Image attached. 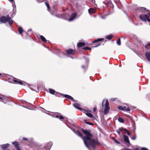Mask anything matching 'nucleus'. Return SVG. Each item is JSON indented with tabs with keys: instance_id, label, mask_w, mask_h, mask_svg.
Here are the masks:
<instances>
[{
	"instance_id": "1",
	"label": "nucleus",
	"mask_w": 150,
	"mask_h": 150,
	"mask_svg": "<svg viewBox=\"0 0 150 150\" xmlns=\"http://www.w3.org/2000/svg\"><path fill=\"white\" fill-rule=\"evenodd\" d=\"M74 133L77 136L81 137L83 139L84 144L86 147L89 150H91L88 146V145L91 146L93 148L95 147V145L98 144L99 143L96 140L91 139L93 135L91 134L90 130H84L82 129V130L83 133L86 135L85 136L83 137L82 134L78 131H75L74 129L71 128Z\"/></svg>"
},
{
	"instance_id": "2",
	"label": "nucleus",
	"mask_w": 150,
	"mask_h": 150,
	"mask_svg": "<svg viewBox=\"0 0 150 150\" xmlns=\"http://www.w3.org/2000/svg\"><path fill=\"white\" fill-rule=\"evenodd\" d=\"M150 16V13H148L147 14H142L140 15L139 18L142 21H145L147 20L149 22H150V19L149 17Z\"/></svg>"
},
{
	"instance_id": "3",
	"label": "nucleus",
	"mask_w": 150,
	"mask_h": 150,
	"mask_svg": "<svg viewBox=\"0 0 150 150\" xmlns=\"http://www.w3.org/2000/svg\"><path fill=\"white\" fill-rule=\"evenodd\" d=\"M60 113L57 112L52 113L50 115L53 117H55L56 118H59V119L60 120H62L64 119V118L63 116L61 115H60Z\"/></svg>"
},
{
	"instance_id": "4",
	"label": "nucleus",
	"mask_w": 150,
	"mask_h": 150,
	"mask_svg": "<svg viewBox=\"0 0 150 150\" xmlns=\"http://www.w3.org/2000/svg\"><path fill=\"white\" fill-rule=\"evenodd\" d=\"M110 110V107L109 106V103L108 100H106L105 105V108L104 110V114L105 115L107 114L109 112Z\"/></svg>"
},
{
	"instance_id": "5",
	"label": "nucleus",
	"mask_w": 150,
	"mask_h": 150,
	"mask_svg": "<svg viewBox=\"0 0 150 150\" xmlns=\"http://www.w3.org/2000/svg\"><path fill=\"white\" fill-rule=\"evenodd\" d=\"M52 145V143L50 142L47 143V145L44 146L43 150H50Z\"/></svg>"
},
{
	"instance_id": "6",
	"label": "nucleus",
	"mask_w": 150,
	"mask_h": 150,
	"mask_svg": "<svg viewBox=\"0 0 150 150\" xmlns=\"http://www.w3.org/2000/svg\"><path fill=\"white\" fill-rule=\"evenodd\" d=\"M0 101L6 103L8 101V98L5 96L0 95Z\"/></svg>"
},
{
	"instance_id": "7",
	"label": "nucleus",
	"mask_w": 150,
	"mask_h": 150,
	"mask_svg": "<svg viewBox=\"0 0 150 150\" xmlns=\"http://www.w3.org/2000/svg\"><path fill=\"white\" fill-rule=\"evenodd\" d=\"M0 101L6 103L8 101V98L5 96L0 95Z\"/></svg>"
},
{
	"instance_id": "8",
	"label": "nucleus",
	"mask_w": 150,
	"mask_h": 150,
	"mask_svg": "<svg viewBox=\"0 0 150 150\" xmlns=\"http://www.w3.org/2000/svg\"><path fill=\"white\" fill-rule=\"evenodd\" d=\"M60 94L62 96H64L65 98H68L69 99L73 101L74 102H76L77 101L76 100H75L72 97L69 95H64L62 93H60Z\"/></svg>"
},
{
	"instance_id": "9",
	"label": "nucleus",
	"mask_w": 150,
	"mask_h": 150,
	"mask_svg": "<svg viewBox=\"0 0 150 150\" xmlns=\"http://www.w3.org/2000/svg\"><path fill=\"white\" fill-rule=\"evenodd\" d=\"M12 144L14 146L16 150H21L20 148L19 143L17 141H15L12 142Z\"/></svg>"
},
{
	"instance_id": "10",
	"label": "nucleus",
	"mask_w": 150,
	"mask_h": 150,
	"mask_svg": "<svg viewBox=\"0 0 150 150\" xmlns=\"http://www.w3.org/2000/svg\"><path fill=\"white\" fill-rule=\"evenodd\" d=\"M77 16V13L76 12H74L72 13L71 16L70 18L68 19V20L69 21H72Z\"/></svg>"
},
{
	"instance_id": "11",
	"label": "nucleus",
	"mask_w": 150,
	"mask_h": 150,
	"mask_svg": "<svg viewBox=\"0 0 150 150\" xmlns=\"http://www.w3.org/2000/svg\"><path fill=\"white\" fill-rule=\"evenodd\" d=\"M10 144L8 143L0 145V147L3 150H5L9 146Z\"/></svg>"
},
{
	"instance_id": "12",
	"label": "nucleus",
	"mask_w": 150,
	"mask_h": 150,
	"mask_svg": "<svg viewBox=\"0 0 150 150\" xmlns=\"http://www.w3.org/2000/svg\"><path fill=\"white\" fill-rule=\"evenodd\" d=\"M75 52L74 50L69 49L66 50V53L67 54L69 55H73L74 54Z\"/></svg>"
},
{
	"instance_id": "13",
	"label": "nucleus",
	"mask_w": 150,
	"mask_h": 150,
	"mask_svg": "<svg viewBox=\"0 0 150 150\" xmlns=\"http://www.w3.org/2000/svg\"><path fill=\"white\" fill-rule=\"evenodd\" d=\"M0 21L2 23H5L7 21V20L5 16H3L0 18Z\"/></svg>"
},
{
	"instance_id": "14",
	"label": "nucleus",
	"mask_w": 150,
	"mask_h": 150,
	"mask_svg": "<svg viewBox=\"0 0 150 150\" xmlns=\"http://www.w3.org/2000/svg\"><path fill=\"white\" fill-rule=\"evenodd\" d=\"M123 138L124 141L127 143L130 144L129 141L127 136L125 135L123 136Z\"/></svg>"
},
{
	"instance_id": "15",
	"label": "nucleus",
	"mask_w": 150,
	"mask_h": 150,
	"mask_svg": "<svg viewBox=\"0 0 150 150\" xmlns=\"http://www.w3.org/2000/svg\"><path fill=\"white\" fill-rule=\"evenodd\" d=\"M146 9L144 7H141L138 8L137 9V11L139 12H143V11L145 10L146 11H148L147 10H146Z\"/></svg>"
},
{
	"instance_id": "16",
	"label": "nucleus",
	"mask_w": 150,
	"mask_h": 150,
	"mask_svg": "<svg viewBox=\"0 0 150 150\" xmlns=\"http://www.w3.org/2000/svg\"><path fill=\"white\" fill-rule=\"evenodd\" d=\"M96 12V10L94 8H90L88 10V12L90 14L94 13Z\"/></svg>"
},
{
	"instance_id": "17",
	"label": "nucleus",
	"mask_w": 150,
	"mask_h": 150,
	"mask_svg": "<svg viewBox=\"0 0 150 150\" xmlns=\"http://www.w3.org/2000/svg\"><path fill=\"white\" fill-rule=\"evenodd\" d=\"M74 106L76 108L79 110H81V109L80 107V105L78 103H75L73 104Z\"/></svg>"
},
{
	"instance_id": "18",
	"label": "nucleus",
	"mask_w": 150,
	"mask_h": 150,
	"mask_svg": "<svg viewBox=\"0 0 150 150\" xmlns=\"http://www.w3.org/2000/svg\"><path fill=\"white\" fill-rule=\"evenodd\" d=\"M51 13L52 15L57 17H58L57 15V11L56 9H54L52 12H51Z\"/></svg>"
},
{
	"instance_id": "19",
	"label": "nucleus",
	"mask_w": 150,
	"mask_h": 150,
	"mask_svg": "<svg viewBox=\"0 0 150 150\" xmlns=\"http://www.w3.org/2000/svg\"><path fill=\"white\" fill-rule=\"evenodd\" d=\"M45 4L47 8V10L49 12H50V6L49 4V3L48 1H46L45 2Z\"/></svg>"
},
{
	"instance_id": "20",
	"label": "nucleus",
	"mask_w": 150,
	"mask_h": 150,
	"mask_svg": "<svg viewBox=\"0 0 150 150\" xmlns=\"http://www.w3.org/2000/svg\"><path fill=\"white\" fill-rule=\"evenodd\" d=\"M85 45V43L83 42H79L77 44V46L78 47H81Z\"/></svg>"
},
{
	"instance_id": "21",
	"label": "nucleus",
	"mask_w": 150,
	"mask_h": 150,
	"mask_svg": "<svg viewBox=\"0 0 150 150\" xmlns=\"http://www.w3.org/2000/svg\"><path fill=\"white\" fill-rule=\"evenodd\" d=\"M123 108L124 109L123 111H129L130 110V109L129 108L127 105L126 106H123Z\"/></svg>"
},
{
	"instance_id": "22",
	"label": "nucleus",
	"mask_w": 150,
	"mask_h": 150,
	"mask_svg": "<svg viewBox=\"0 0 150 150\" xmlns=\"http://www.w3.org/2000/svg\"><path fill=\"white\" fill-rule=\"evenodd\" d=\"M104 40L103 38H98L97 40H94L92 42V43H96L98 42H99L103 40Z\"/></svg>"
},
{
	"instance_id": "23",
	"label": "nucleus",
	"mask_w": 150,
	"mask_h": 150,
	"mask_svg": "<svg viewBox=\"0 0 150 150\" xmlns=\"http://www.w3.org/2000/svg\"><path fill=\"white\" fill-rule=\"evenodd\" d=\"M18 31L20 35H21L23 31V30L21 27H19L18 29Z\"/></svg>"
},
{
	"instance_id": "24",
	"label": "nucleus",
	"mask_w": 150,
	"mask_h": 150,
	"mask_svg": "<svg viewBox=\"0 0 150 150\" xmlns=\"http://www.w3.org/2000/svg\"><path fill=\"white\" fill-rule=\"evenodd\" d=\"M49 91L50 93L51 94H52L54 95V94L55 93V91L53 89H51V88H49Z\"/></svg>"
},
{
	"instance_id": "25",
	"label": "nucleus",
	"mask_w": 150,
	"mask_h": 150,
	"mask_svg": "<svg viewBox=\"0 0 150 150\" xmlns=\"http://www.w3.org/2000/svg\"><path fill=\"white\" fill-rule=\"evenodd\" d=\"M113 35H107L106 36V38L109 40H111L113 37Z\"/></svg>"
},
{
	"instance_id": "26",
	"label": "nucleus",
	"mask_w": 150,
	"mask_h": 150,
	"mask_svg": "<svg viewBox=\"0 0 150 150\" xmlns=\"http://www.w3.org/2000/svg\"><path fill=\"white\" fill-rule=\"evenodd\" d=\"M40 38L41 40L44 42H46L47 40L42 35H40Z\"/></svg>"
},
{
	"instance_id": "27",
	"label": "nucleus",
	"mask_w": 150,
	"mask_h": 150,
	"mask_svg": "<svg viewBox=\"0 0 150 150\" xmlns=\"http://www.w3.org/2000/svg\"><path fill=\"white\" fill-rule=\"evenodd\" d=\"M108 6H109L113 8V5L112 4V2L110 1H108Z\"/></svg>"
},
{
	"instance_id": "28",
	"label": "nucleus",
	"mask_w": 150,
	"mask_h": 150,
	"mask_svg": "<svg viewBox=\"0 0 150 150\" xmlns=\"http://www.w3.org/2000/svg\"><path fill=\"white\" fill-rule=\"evenodd\" d=\"M122 129L119 128L118 129L116 130V132L118 133V134L120 136L121 135L120 134V132L122 131Z\"/></svg>"
},
{
	"instance_id": "29",
	"label": "nucleus",
	"mask_w": 150,
	"mask_h": 150,
	"mask_svg": "<svg viewBox=\"0 0 150 150\" xmlns=\"http://www.w3.org/2000/svg\"><path fill=\"white\" fill-rule=\"evenodd\" d=\"M86 115L87 116L90 118H92L93 117V115L90 113H86Z\"/></svg>"
},
{
	"instance_id": "30",
	"label": "nucleus",
	"mask_w": 150,
	"mask_h": 150,
	"mask_svg": "<svg viewBox=\"0 0 150 150\" xmlns=\"http://www.w3.org/2000/svg\"><path fill=\"white\" fill-rule=\"evenodd\" d=\"M7 21L8 22V23L10 25H11L13 22V21L11 19V18L7 20Z\"/></svg>"
},
{
	"instance_id": "31",
	"label": "nucleus",
	"mask_w": 150,
	"mask_h": 150,
	"mask_svg": "<svg viewBox=\"0 0 150 150\" xmlns=\"http://www.w3.org/2000/svg\"><path fill=\"white\" fill-rule=\"evenodd\" d=\"M116 43H117V44L120 46V45L121 44V41H120V38H119L117 41V42H116Z\"/></svg>"
},
{
	"instance_id": "32",
	"label": "nucleus",
	"mask_w": 150,
	"mask_h": 150,
	"mask_svg": "<svg viewBox=\"0 0 150 150\" xmlns=\"http://www.w3.org/2000/svg\"><path fill=\"white\" fill-rule=\"evenodd\" d=\"M118 120L121 123H123L124 122L123 119L121 117H119L118 118Z\"/></svg>"
},
{
	"instance_id": "33",
	"label": "nucleus",
	"mask_w": 150,
	"mask_h": 150,
	"mask_svg": "<svg viewBox=\"0 0 150 150\" xmlns=\"http://www.w3.org/2000/svg\"><path fill=\"white\" fill-rule=\"evenodd\" d=\"M17 84H20L21 85H23V83L20 80H19L18 81V83H17Z\"/></svg>"
},
{
	"instance_id": "34",
	"label": "nucleus",
	"mask_w": 150,
	"mask_h": 150,
	"mask_svg": "<svg viewBox=\"0 0 150 150\" xmlns=\"http://www.w3.org/2000/svg\"><path fill=\"white\" fill-rule=\"evenodd\" d=\"M118 108L119 110H124V109L123 108V107L122 106H119L118 107Z\"/></svg>"
},
{
	"instance_id": "35",
	"label": "nucleus",
	"mask_w": 150,
	"mask_h": 150,
	"mask_svg": "<svg viewBox=\"0 0 150 150\" xmlns=\"http://www.w3.org/2000/svg\"><path fill=\"white\" fill-rule=\"evenodd\" d=\"M83 49L84 50H91V48L88 47H84L83 48Z\"/></svg>"
},
{
	"instance_id": "36",
	"label": "nucleus",
	"mask_w": 150,
	"mask_h": 150,
	"mask_svg": "<svg viewBox=\"0 0 150 150\" xmlns=\"http://www.w3.org/2000/svg\"><path fill=\"white\" fill-rule=\"evenodd\" d=\"M113 12V10H112V11H110L108 12V14H106V15L108 16L109 15L111 14Z\"/></svg>"
},
{
	"instance_id": "37",
	"label": "nucleus",
	"mask_w": 150,
	"mask_h": 150,
	"mask_svg": "<svg viewBox=\"0 0 150 150\" xmlns=\"http://www.w3.org/2000/svg\"><path fill=\"white\" fill-rule=\"evenodd\" d=\"M18 80H19V79H14L13 80V81L14 83L17 84Z\"/></svg>"
},
{
	"instance_id": "38",
	"label": "nucleus",
	"mask_w": 150,
	"mask_h": 150,
	"mask_svg": "<svg viewBox=\"0 0 150 150\" xmlns=\"http://www.w3.org/2000/svg\"><path fill=\"white\" fill-rule=\"evenodd\" d=\"M85 122L88 124L89 125H93V124L92 123H91V122Z\"/></svg>"
},
{
	"instance_id": "39",
	"label": "nucleus",
	"mask_w": 150,
	"mask_h": 150,
	"mask_svg": "<svg viewBox=\"0 0 150 150\" xmlns=\"http://www.w3.org/2000/svg\"><path fill=\"white\" fill-rule=\"evenodd\" d=\"M6 18H7V20H8L9 19L11 18L9 17V16L8 15H7L6 16Z\"/></svg>"
},
{
	"instance_id": "40",
	"label": "nucleus",
	"mask_w": 150,
	"mask_h": 150,
	"mask_svg": "<svg viewBox=\"0 0 150 150\" xmlns=\"http://www.w3.org/2000/svg\"><path fill=\"white\" fill-rule=\"evenodd\" d=\"M126 150H139V149L138 148H136L134 149H126Z\"/></svg>"
},
{
	"instance_id": "41",
	"label": "nucleus",
	"mask_w": 150,
	"mask_h": 150,
	"mask_svg": "<svg viewBox=\"0 0 150 150\" xmlns=\"http://www.w3.org/2000/svg\"><path fill=\"white\" fill-rule=\"evenodd\" d=\"M89 1L91 2L93 4H94L95 2V0H89Z\"/></svg>"
},
{
	"instance_id": "42",
	"label": "nucleus",
	"mask_w": 150,
	"mask_h": 150,
	"mask_svg": "<svg viewBox=\"0 0 150 150\" xmlns=\"http://www.w3.org/2000/svg\"><path fill=\"white\" fill-rule=\"evenodd\" d=\"M45 0H37L38 3H41L43 1Z\"/></svg>"
},
{
	"instance_id": "43",
	"label": "nucleus",
	"mask_w": 150,
	"mask_h": 150,
	"mask_svg": "<svg viewBox=\"0 0 150 150\" xmlns=\"http://www.w3.org/2000/svg\"><path fill=\"white\" fill-rule=\"evenodd\" d=\"M116 99V98H112L110 99V100L112 101H114Z\"/></svg>"
},
{
	"instance_id": "44",
	"label": "nucleus",
	"mask_w": 150,
	"mask_h": 150,
	"mask_svg": "<svg viewBox=\"0 0 150 150\" xmlns=\"http://www.w3.org/2000/svg\"><path fill=\"white\" fill-rule=\"evenodd\" d=\"M100 44H98V45H96V46H92V47H98V46H99L100 45Z\"/></svg>"
},
{
	"instance_id": "45",
	"label": "nucleus",
	"mask_w": 150,
	"mask_h": 150,
	"mask_svg": "<svg viewBox=\"0 0 150 150\" xmlns=\"http://www.w3.org/2000/svg\"><path fill=\"white\" fill-rule=\"evenodd\" d=\"M141 150H148L147 148L145 147H142L141 148Z\"/></svg>"
},
{
	"instance_id": "46",
	"label": "nucleus",
	"mask_w": 150,
	"mask_h": 150,
	"mask_svg": "<svg viewBox=\"0 0 150 150\" xmlns=\"http://www.w3.org/2000/svg\"><path fill=\"white\" fill-rule=\"evenodd\" d=\"M126 132L128 135L129 136H130V133L128 130Z\"/></svg>"
},
{
	"instance_id": "47",
	"label": "nucleus",
	"mask_w": 150,
	"mask_h": 150,
	"mask_svg": "<svg viewBox=\"0 0 150 150\" xmlns=\"http://www.w3.org/2000/svg\"><path fill=\"white\" fill-rule=\"evenodd\" d=\"M131 139L133 140H135L136 139L135 135L134 136V137H131Z\"/></svg>"
},
{
	"instance_id": "48",
	"label": "nucleus",
	"mask_w": 150,
	"mask_h": 150,
	"mask_svg": "<svg viewBox=\"0 0 150 150\" xmlns=\"http://www.w3.org/2000/svg\"><path fill=\"white\" fill-rule=\"evenodd\" d=\"M114 141H115V142H116V143H117V144H120V142H118V141H117V140L116 139H115L114 140Z\"/></svg>"
},
{
	"instance_id": "49",
	"label": "nucleus",
	"mask_w": 150,
	"mask_h": 150,
	"mask_svg": "<svg viewBox=\"0 0 150 150\" xmlns=\"http://www.w3.org/2000/svg\"><path fill=\"white\" fill-rule=\"evenodd\" d=\"M30 88L31 90H33V91H36V90H35V88H32V87H30Z\"/></svg>"
},
{
	"instance_id": "50",
	"label": "nucleus",
	"mask_w": 150,
	"mask_h": 150,
	"mask_svg": "<svg viewBox=\"0 0 150 150\" xmlns=\"http://www.w3.org/2000/svg\"><path fill=\"white\" fill-rule=\"evenodd\" d=\"M59 52L60 53H62V54H63V55H66V54H65V53H63V52H61V51H60L59 49Z\"/></svg>"
},
{
	"instance_id": "51",
	"label": "nucleus",
	"mask_w": 150,
	"mask_h": 150,
	"mask_svg": "<svg viewBox=\"0 0 150 150\" xmlns=\"http://www.w3.org/2000/svg\"><path fill=\"white\" fill-rule=\"evenodd\" d=\"M22 140H27V139L25 137H23L22 138Z\"/></svg>"
},
{
	"instance_id": "52",
	"label": "nucleus",
	"mask_w": 150,
	"mask_h": 150,
	"mask_svg": "<svg viewBox=\"0 0 150 150\" xmlns=\"http://www.w3.org/2000/svg\"><path fill=\"white\" fill-rule=\"evenodd\" d=\"M9 1L11 3L12 2H13L14 4H15L13 0H9Z\"/></svg>"
},
{
	"instance_id": "53",
	"label": "nucleus",
	"mask_w": 150,
	"mask_h": 150,
	"mask_svg": "<svg viewBox=\"0 0 150 150\" xmlns=\"http://www.w3.org/2000/svg\"><path fill=\"white\" fill-rule=\"evenodd\" d=\"M147 46V45H146L145 46V48L146 49H148V47H147V46Z\"/></svg>"
},
{
	"instance_id": "54",
	"label": "nucleus",
	"mask_w": 150,
	"mask_h": 150,
	"mask_svg": "<svg viewBox=\"0 0 150 150\" xmlns=\"http://www.w3.org/2000/svg\"><path fill=\"white\" fill-rule=\"evenodd\" d=\"M93 111L94 112H95L96 111V109L95 108H93Z\"/></svg>"
},
{
	"instance_id": "55",
	"label": "nucleus",
	"mask_w": 150,
	"mask_h": 150,
	"mask_svg": "<svg viewBox=\"0 0 150 150\" xmlns=\"http://www.w3.org/2000/svg\"><path fill=\"white\" fill-rule=\"evenodd\" d=\"M32 31V29H29L28 30V32H30V31Z\"/></svg>"
},
{
	"instance_id": "56",
	"label": "nucleus",
	"mask_w": 150,
	"mask_h": 150,
	"mask_svg": "<svg viewBox=\"0 0 150 150\" xmlns=\"http://www.w3.org/2000/svg\"><path fill=\"white\" fill-rule=\"evenodd\" d=\"M124 129L126 132H127L128 131V130L126 128Z\"/></svg>"
},
{
	"instance_id": "57",
	"label": "nucleus",
	"mask_w": 150,
	"mask_h": 150,
	"mask_svg": "<svg viewBox=\"0 0 150 150\" xmlns=\"http://www.w3.org/2000/svg\"><path fill=\"white\" fill-rule=\"evenodd\" d=\"M81 67L83 68V69H84V68H85V66H84V65H82V66H81Z\"/></svg>"
},
{
	"instance_id": "58",
	"label": "nucleus",
	"mask_w": 150,
	"mask_h": 150,
	"mask_svg": "<svg viewBox=\"0 0 150 150\" xmlns=\"http://www.w3.org/2000/svg\"><path fill=\"white\" fill-rule=\"evenodd\" d=\"M101 18H102L103 19H105V17H104V16H101Z\"/></svg>"
},
{
	"instance_id": "59",
	"label": "nucleus",
	"mask_w": 150,
	"mask_h": 150,
	"mask_svg": "<svg viewBox=\"0 0 150 150\" xmlns=\"http://www.w3.org/2000/svg\"><path fill=\"white\" fill-rule=\"evenodd\" d=\"M149 45H150V43H149L148 44H147V46H149Z\"/></svg>"
},
{
	"instance_id": "60",
	"label": "nucleus",
	"mask_w": 150,
	"mask_h": 150,
	"mask_svg": "<svg viewBox=\"0 0 150 150\" xmlns=\"http://www.w3.org/2000/svg\"><path fill=\"white\" fill-rule=\"evenodd\" d=\"M70 57L72 59H74V58H73V57Z\"/></svg>"
},
{
	"instance_id": "61",
	"label": "nucleus",
	"mask_w": 150,
	"mask_h": 150,
	"mask_svg": "<svg viewBox=\"0 0 150 150\" xmlns=\"http://www.w3.org/2000/svg\"><path fill=\"white\" fill-rule=\"evenodd\" d=\"M83 57L85 59H86V57Z\"/></svg>"
},
{
	"instance_id": "62",
	"label": "nucleus",
	"mask_w": 150,
	"mask_h": 150,
	"mask_svg": "<svg viewBox=\"0 0 150 150\" xmlns=\"http://www.w3.org/2000/svg\"><path fill=\"white\" fill-rule=\"evenodd\" d=\"M2 75V74L0 73V75Z\"/></svg>"
},
{
	"instance_id": "63",
	"label": "nucleus",
	"mask_w": 150,
	"mask_h": 150,
	"mask_svg": "<svg viewBox=\"0 0 150 150\" xmlns=\"http://www.w3.org/2000/svg\"><path fill=\"white\" fill-rule=\"evenodd\" d=\"M76 4H77V5H78V3H76Z\"/></svg>"
},
{
	"instance_id": "64",
	"label": "nucleus",
	"mask_w": 150,
	"mask_h": 150,
	"mask_svg": "<svg viewBox=\"0 0 150 150\" xmlns=\"http://www.w3.org/2000/svg\"><path fill=\"white\" fill-rule=\"evenodd\" d=\"M102 104H103V103H102ZM103 105H102V106H103Z\"/></svg>"
}]
</instances>
